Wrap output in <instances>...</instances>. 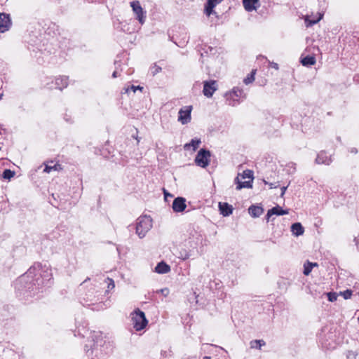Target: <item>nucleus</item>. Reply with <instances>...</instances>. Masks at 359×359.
Segmentation results:
<instances>
[{"instance_id":"17","label":"nucleus","mask_w":359,"mask_h":359,"mask_svg":"<svg viewBox=\"0 0 359 359\" xmlns=\"http://www.w3.org/2000/svg\"><path fill=\"white\" fill-rule=\"evenodd\" d=\"M249 214L253 217H259L264 212V210L262 207L252 205L249 208Z\"/></svg>"},{"instance_id":"22","label":"nucleus","mask_w":359,"mask_h":359,"mask_svg":"<svg viewBox=\"0 0 359 359\" xmlns=\"http://www.w3.org/2000/svg\"><path fill=\"white\" fill-rule=\"evenodd\" d=\"M266 343L262 339H256L250 341V345L251 348L261 349L263 346H265Z\"/></svg>"},{"instance_id":"31","label":"nucleus","mask_w":359,"mask_h":359,"mask_svg":"<svg viewBox=\"0 0 359 359\" xmlns=\"http://www.w3.org/2000/svg\"><path fill=\"white\" fill-rule=\"evenodd\" d=\"M322 16L320 15L318 19L314 20H309L308 18H306L305 21L306 22H308L307 25H313L316 23H317L318 21L320 20Z\"/></svg>"},{"instance_id":"19","label":"nucleus","mask_w":359,"mask_h":359,"mask_svg":"<svg viewBox=\"0 0 359 359\" xmlns=\"http://www.w3.org/2000/svg\"><path fill=\"white\" fill-rule=\"evenodd\" d=\"M68 78L66 76H61L60 78H57L55 80L56 88L62 90L64 88H66L68 85Z\"/></svg>"},{"instance_id":"14","label":"nucleus","mask_w":359,"mask_h":359,"mask_svg":"<svg viewBox=\"0 0 359 359\" xmlns=\"http://www.w3.org/2000/svg\"><path fill=\"white\" fill-rule=\"evenodd\" d=\"M222 0H208L205 6V13L210 16L214 13L213 8L219 4Z\"/></svg>"},{"instance_id":"38","label":"nucleus","mask_w":359,"mask_h":359,"mask_svg":"<svg viewBox=\"0 0 359 359\" xmlns=\"http://www.w3.org/2000/svg\"><path fill=\"white\" fill-rule=\"evenodd\" d=\"M164 195H165V198H166L167 196H170V197L172 196L171 194L167 193L165 190H164Z\"/></svg>"},{"instance_id":"39","label":"nucleus","mask_w":359,"mask_h":359,"mask_svg":"<svg viewBox=\"0 0 359 359\" xmlns=\"http://www.w3.org/2000/svg\"><path fill=\"white\" fill-rule=\"evenodd\" d=\"M118 76L117 75V72L116 71H114L112 74V77L113 78H116Z\"/></svg>"},{"instance_id":"43","label":"nucleus","mask_w":359,"mask_h":359,"mask_svg":"<svg viewBox=\"0 0 359 359\" xmlns=\"http://www.w3.org/2000/svg\"><path fill=\"white\" fill-rule=\"evenodd\" d=\"M187 258H188V255H187V256L184 258V259H187Z\"/></svg>"},{"instance_id":"33","label":"nucleus","mask_w":359,"mask_h":359,"mask_svg":"<svg viewBox=\"0 0 359 359\" xmlns=\"http://www.w3.org/2000/svg\"><path fill=\"white\" fill-rule=\"evenodd\" d=\"M36 270V267H31L28 271L27 272V276H31L32 274L34 273V271Z\"/></svg>"},{"instance_id":"25","label":"nucleus","mask_w":359,"mask_h":359,"mask_svg":"<svg viewBox=\"0 0 359 359\" xmlns=\"http://www.w3.org/2000/svg\"><path fill=\"white\" fill-rule=\"evenodd\" d=\"M14 172L11 171V170L6 169L2 174V176L4 179L10 180L11 177L14 175Z\"/></svg>"},{"instance_id":"10","label":"nucleus","mask_w":359,"mask_h":359,"mask_svg":"<svg viewBox=\"0 0 359 359\" xmlns=\"http://www.w3.org/2000/svg\"><path fill=\"white\" fill-rule=\"evenodd\" d=\"M11 25L9 15L0 13V32L8 31Z\"/></svg>"},{"instance_id":"30","label":"nucleus","mask_w":359,"mask_h":359,"mask_svg":"<svg viewBox=\"0 0 359 359\" xmlns=\"http://www.w3.org/2000/svg\"><path fill=\"white\" fill-rule=\"evenodd\" d=\"M129 90H132L134 93H135V91L137 90H143V87H142L140 86H135L132 85L130 88H128L126 89V92L128 93Z\"/></svg>"},{"instance_id":"8","label":"nucleus","mask_w":359,"mask_h":359,"mask_svg":"<svg viewBox=\"0 0 359 359\" xmlns=\"http://www.w3.org/2000/svg\"><path fill=\"white\" fill-rule=\"evenodd\" d=\"M217 89V85L215 81L211 80L204 82L203 92L205 96L208 97H212Z\"/></svg>"},{"instance_id":"26","label":"nucleus","mask_w":359,"mask_h":359,"mask_svg":"<svg viewBox=\"0 0 359 359\" xmlns=\"http://www.w3.org/2000/svg\"><path fill=\"white\" fill-rule=\"evenodd\" d=\"M255 72L252 71L250 74H249L245 79H244L243 82L247 85L251 83L255 80Z\"/></svg>"},{"instance_id":"20","label":"nucleus","mask_w":359,"mask_h":359,"mask_svg":"<svg viewBox=\"0 0 359 359\" xmlns=\"http://www.w3.org/2000/svg\"><path fill=\"white\" fill-rule=\"evenodd\" d=\"M316 58L314 56L308 55L302 58L301 63L304 66H311L316 63Z\"/></svg>"},{"instance_id":"29","label":"nucleus","mask_w":359,"mask_h":359,"mask_svg":"<svg viewBox=\"0 0 359 359\" xmlns=\"http://www.w3.org/2000/svg\"><path fill=\"white\" fill-rule=\"evenodd\" d=\"M105 281L108 285L107 287H108L109 290L114 288L115 284H114V281L113 280V279H111L110 278H107Z\"/></svg>"},{"instance_id":"35","label":"nucleus","mask_w":359,"mask_h":359,"mask_svg":"<svg viewBox=\"0 0 359 359\" xmlns=\"http://www.w3.org/2000/svg\"><path fill=\"white\" fill-rule=\"evenodd\" d=\"M161 68L159 67H156L155 70L153 72V75H155L156 74H157L158 72H159L161 71Z\"/></svg>"},{"instance_id":"11","label":"nucleus","mask_w":359,"mask_h":359,"mask_svg":"<svg viewBox=\"0 0 359 359\" xmlns=\"http://www.w3.org/2000/svg\"><path fill=\"white\" fill-rule=\"evenodd\" d=\"M288 214L287 210H283L282 208L279 205H276V207H273V208L268 210V212L266 214V219L267 222L269 221L270 217L273 215H283Z\"/></svg>"},{"instance_id":"7","label":"nucleus","mask_w":359,"mask_h":359,"mask_svg":"<svg viewBox=\"0 0 359 359\" xmlns=\"http://www.w3.org/2000/svg\"><path fill=\"white\" fill-rule=\"evenodd\" d=\"M192 110L191 106H186L179 111L178 121L182 124H187L191 121V112Z\"/></svg>"},{"instance_id":"41","label":"nucleus","mask_w":359,"mask_h":359,"mask_svg":"<svg viewBox=\"0 0 359 359\" xmlns=\"http://www.w3.org/2000/svg\"><path fill=\"white\" fill-rule=\"evenodd\" d=\"M203 359H211L210 356H204Z\"/></svg>"},{"instance_id":"23","label":"nucleus","mask_w":359,"mask_h":359,"mask_svg":"<svg viewBox=\"0 0 359 359\" xmlns=\"http://www.w3.org/2000/svg\"><path fill=\"white\" fill-rule=\"evenodd\" d=\"M316 266H317L316 263H311V262H307L304 265V274L306 276L309 275L313 267Z\"/></svg>"},{"instance_id":"6","label":"nucleus","mask_w":359,"mask_h":359,"mask_svg":"<svg viewBox=\"0 0 359 359\" xmlns=\"http://www.w3.org/2000/svg\"><path fill=\"white\" fill-rule=\"evenodd\" d=\"M243 90L234 88L232 91L226 93L225 97L229 105L235 106L238 103V99L243 96Z\"/></svg>"},{"instance_id":"18","label":"nucleus","mask_w":359,"mask_h":359,"mask_svg":"<svg viewBox=\"0 0 359 359\" xmlns=\"http://www.w3.org/2000/svg\"><path fill=\"white\" fill-rule=\"evenodd\" d=\"M291 231L292 232V233L294 235H295L296 236H301L304 233V227L302 226V225L299 223V222H297V223H294L291 226Z\"/></svg>"},{"instance_id":"34","label":"nucleus","mask_w":359,"mask_h":359,"mask_svg":"<svg viewBox=\"0 0 359 359\" xmlns=\"http://www.w3.org/2000/svg\"><path fill=\"white\" fill-rule=\"evenodd\" d=\"M287 187H283L281 188V194H280V196L283 197L285 193V191L287 189Z\"/></svg>"},{"instance_id":"5","label":"nucleus","mask_w":359,"mask_h":359,"mask_svg":"<svg viewBox=\"0 0 359 359\" xmlns=\"http://www.w3.org/2000/svg\"><path fill=\"white\" fill-rule=\"evenodd\" d=\"M130 7L135 15L136 19L139 21L141 25L145 22L146 20V12L144 11L139 1H133L130 3Z\"/></svg>"},{"instance_id":"28","label":"nucleus","mask_w":359,"mask_h":359,"mask_svg":"<svg viewBox=\"0 0 359 359\" xmlns=\"http://www.w3.org/2000/svg\"><path fill=\"white\" fill-rule=\"evenodd\" d=\"M340 294L342 295L345 299H348L351 297L352 291L351 290H346V291L341 292Z\"/></svg>"},{"instance_id":"4","label":"nucleus","mask_w":359,"mask_h":359,"mask_svg":"<svg viewBox=\"0 0 359 359\" xmlns=\"http://www.w3.org/2000/svg\"><path fill=\"white\" fill-rule=\"evenodd\" d=\"M210 152L208 150L201 149L197 154L195 163L201 168H205L210 163Z\"/></svg>"},{"instance_id":"32","label":"nucleus","mask_w":359,"mask_h":359,"mask_svg":"<svg viewBox=\"0 0 359 359\" xmlns=\"http://www.w3.org/2000/svg\"><path fill=\"white\" fill-rule=\"evenodd\" d=\"M159 292L165 297H166L169 294V290L168 288L161 289Z\"/></svg>"},{"instance_id":"12","label":"nucleus","mask_w":359,"mask_h":359,"mask_svg":"<svg viewBox=\"0 0 359 359\" xmlns=\"http://www.w3.org/2000/svg\"><path fill=\"white\" fill-rule=\"evenodd\" d=\"M243 4L248 12L257 10L259 7V0H243Z\"/></svg>"},{"instance_id":"9","label":"nucleus","mask_w":359,"mask_h":359,"mask_svg":"<svg viewBox=\"0 0 359 359\" xmlns=\"http://www.w3.org/2000/svg\"><path fill=\"white\" fill-rule=\"evenodd\" d=\"M172 210L175 212H182L187 208L186 199L182 197L175 198L172 205Z\"/></svg>"},{"instance_id":"16","label":"nucleus","mask_w":359,"mask_h":359,"mask_svg":"<svg viewBox=\"0 0 359 359\" xmlns=\"http://www.w3.org/2000/svg\"><path fill=\"white\" fill-rule=\"evenodd\" d=\"M170 271V266L164 262H161L155 267V272L164 274Z\"/></svg>"},{"instance_id":"15","label":"nucleus","mask_w":359,"mask_h":359,"mask_svg":"<svg viewBox=\"0 0 359 359\" xmlns=\"http://www.w3.org/2000/svg\"><path fill=\"white\" fill-rule=\"evenodd\" d=\"M219 208L221 214L224 217L229 216L232 213L233 208L227 203H219Z\"/></svg>"},{"instance_id":"21","label":"nucleus","mask_w":359,"mask_h":359,"mask_svg":"<svg viewBox=\"0 0 359 359\" xmlns=\"http://www.w3.org/2000/svg\"><path fill=\"white\" fill-rule=\"evenodd\" d=\"M201 142L200 139H193L191 140V142L184 145V149H189L191 147H192L193 150L195 151L199 147Z\"/></svg>"},{"instance_id":"1","label":"nucleus","mask_w":359,"mask_h":359,"mask_svg":"<svg viewBox=\"0 0 359 359\" xmlns=\"http://www.w3.org/2000/svg\"><path fill=\"white\" fill-rule=\"evenodd\" d=\"M152 227V219L150 216L144 215L137 219L136 224V233L140 238L145 236Z\"/></svg>"},{"instance_id":"24","label":"nucleus","mask_w":359,"mask_h":359,"mask_svg":"<svg viewBox=\"0 0 359 359\" xmlns=\"http://www.w3.org/2000/svg\"><path fill=\"white\" fill-rule=\"evenodd\" d=\"M62 169V165L59 163H56L53 166L46 165L44 168V172L49 173L52 170H61Z\"/></svg>"},{"instance_id":"40","label":"nucleus","mask_w":359,"mask_h":359,"mask_svg":"<svg viewBox=\"0 0 359 359\" xmlns=\"http://www.w3.org/2000/svg\"><path fill=\"white\" fill-rule=\"evenodd\" d=\"M351 152H352V153H357V150H356L355 149H353L351 150Z\"/></svg>"},{"instance_id":"2","label":"nucleus","mask_w":359,"mask_h":359,"mask_svg":"<svg viewBox=\"0 0 359 359\" xmlns=\"http://www.w3.org/2000/svg\"><path fill=\"white\" fill-rule=\"evenodd\" d=\"M252 180L253 172L250 170L243 171L242 175H238L236 178V183L237 184L236 189L240 190L243 188L252 187Z\"/></svg>"},{"instance_id":"36","label":"nucleus","mask_w":359,"mask_h":359,"mask_svg":"<svg viewBox=\"0 0 359 359\" xmlns=\"http://www.w3.org/2000/svg\"><path fill=\"white\" fill-rule=\"evenodd\" d=\"M271 67H273L276 69H278V65L277 63L273 62L271 64Z\"/></svg>"},{"instance_id":"3","label":"nucleus","mask_w":359,"mask_h":359,"mask_svg":"<svg viewBox=\"0 0 359 359\" xmlns=\"http://www.w3.org/2000/svg\"><path fill=\"white\" fill-rule=\"evenodd\" d=\"M131 315L133 327L135 330L140 331L147 326L148 321L143 311L137 309Z\"/></svg>"},{"instance_id":"13","label":"nucleus","mask_w":359,"mask_h":359,"mask_svg":"<svg viewBox=\"0 0 359 359\" xmlns=\"http://www.w3.org/2000/svg\"><path fill=\"white\" fill-rule=\"evenodd\" d=\"M316 162L318 164L329 165L332 162V159L325 151H322L318 154Z\"/></svg>"},{"instance_id":"37","label":"nucleus","mask_w":359,"mask_h":359,"mask_svg":"<svg viewBox=\"0 0 359 359\" xmlns=\"http://www.w3.org/2000/svg\"><path fill=\"white\" fill-rule=\"evenodd\" d=\"M278 185H275L272 183L269 184L270 189H273L278 187Z\"/></svg>"},{"instance_id":"42","label":"nucleus","mask_w":359,"mask_h":359,"mask_svg":"<svg viewBox=\"0 0 359 359\" xmlns=\"http://www.w3.org/2000/svg\"><path fill=\"white\" fill-rule=\"evenodd\" d=\"M90 280V278H88L87 279H86V280L83 281V283L87 282V280Z\"/></svg>"},{"instance_id":"27","label":"nucleus","mask_w":359,"mask_h":359,"mask_svg":"<svg viewBox=\"0 0 359 359\" xmlns=\"http://www.w3.org/2000/svg\"><path fill=\"white\" fill-rule=\"evenodd\" d=\"M328 300L331 302H335L337 299V294L336 292H327L326 293Z\"/></svg>"}]
</instances>
